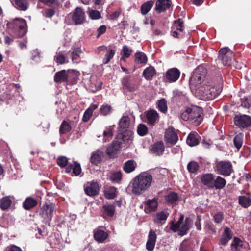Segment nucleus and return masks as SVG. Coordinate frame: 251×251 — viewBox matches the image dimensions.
Listing matches in <instances>:
<instances>
[{
  "mask_svg": "<svg viewBox=\"0 0 251 251\" xmlns=\"http://www.w3.org/2000/svg\"><path fill=\"white\" fill-rule=\"evenodd\" d=\"M7 26L18 37L24 36L27 31L26 22L22 18H15L7 24Z\"/></svg>",
  "mask_w": 251,
  "mask_h": 251,
  "instance_id": "20e7f679",
  "label": "nucleus"
},
{
  "mask_svg": "<svg viewBox=\"0 0 251 251\" xmlns=\"http://www.w3.org/2000/svg\"><path fill=\"white\" fill-rule=\"evenodd\" d=\"M244 134L243 133H239L235 136L234 138L233 142L235 147L239 150L242 146L243 142Z\"/></svg>",
  "mask_w": 251,
  "mask_h": 251,
  "instance_id": "a18cd8bd",
  "label": "nucleus"
},
{
  "mask_svg": "<svg viewBox=\"0 0 251 251\" xmlns=\"http://www.w3.org/2000/svg\"><path fill=\"white\" fill-rule=\"evenodd\" d=\"M42 3L50 7H55L58 5L57 0H39Z\"/></svg>",
  "mask_w": 251,
  "mask_h": 251,
  "instance_id": "680f3d73",
  "label": "nucleus"
},
{
  "mask_svg": "<svg viewBox=\"0 0 251 251\" xmlns=\"http://www.w3.org/2000/svg\"><path fill=\"white\" fill-rule=\"evenodd\" d=\"M241 105L245 108H249L251 106V96L244 98L241 102Z\"/></svg>",
  "mask_w": 251,
  "mask_h": 251,
  "instance_id": "e2e57ef3",
  "label": "nucleus"
},
{
  "mask_svg": "<svg viewBox=\"0 0 251 251\" xmlns=\"http://www.w3.org/2000/svg\"><path fill=\"white\" fill-rule=\"evenodd\" d=\"M178 199V197L176 194L175 193H169L166 198V200L168 202L173 203L176 201Z\"/></svg>",
  "mask_w": 251,
  "mask_h": 251,
  "instance_id": "052dcab7",
  "label": "nucleus"
},
{
  "mask_svg": "<svg viewBox=\"0 0 251 251\" xmlns=\"http://www.w3.org/2000/svg\"><path fill=\"white\" fill-rule=\"evenodd\" d=\"M42 13L44 16L50 18L54 15L55 12L52 9H46L42 11Z\"/></svg>",
  "mask_w": 251,
  "mask_h": 251,
  "instance_id": "774afa93",
  "label": "nucleus"
},
{
  "mask_svg": "<svg viewBox=\"0 0 251 251\" xmlns=\"http://www.w3.org/2000/svg\"><path fill=\"white\" fill-rule=\"evenodd\" d=\"M218 57L224 65H230L233 57V52L227 47L223 48L219 51Z\"/></svg>",
  "mask_w": 251,
  "mask_h": 251,
  "instance_id": "0eeeda50",
  "label": "nucleus"
},
{
  "mask_svg": "<svg viewBox=\"0 0 251 251\" xmlns=\"http://www.w3.org/2000/svg\"><path fill=\"white\" fill-rule=\"evenodd\" d=\"M147 131L148 128L145 125L141 124L138 126L137 128V132L139 135H145L147 133Z\"/></svg>",
  "mask_w": 251,
  "mask_h": 251,
  "instance_id": "bf43d9fd",
  "label": "nucleus"
},
{
  "mask_svg": "<svg viewBox=\"0 0 251 251\" xmlns=\"http://www.w3.org/2000/svg\"><path fill=\"white\" fill-rule=\"evenodd\" d=\"M54 81L58 83H61L68 81V71L61 70L56 73L54 76Z\"/></svg>",
  "mask_w": 251,
  "mask_h": 251,
  "instance_id": "cd10ccee",
  "label": "nucleus"
},
{
  "mask_svg": "<svg viewBox=\"0 0 251 251\" xmlns=\"http://www.w3.org/2000/svg\"><path fill=\"white\" fill-rule=\"evenodd\" d=\"M232 236V232L230 228L226 227L224 229L221 237L220 239V243L221 245L225 246L228 241L231 239Z\"/></svg>",
  "mask_w": 251,
  "mask_h": 251,
  "instance_id": "4be33fe9",
  "label": "nucleus"
},
{
  "mask_svg": "<svg viewBox=\"0 0 251 251\" xmlns=\"http://www.w3.org/2000/svg\"><path fill=\"white\" fill-rule=\"evenodd\" d=\"M165 138L166 142L172 144H176L178 140V136L176 133L170 129L166 131Z\"/></svg>",
  "mask_w": 251,
  "mask_h": 251,
  "instance_id": "412c9836",
  "label": "nucleus"
},
{
  "mask_svg": "<svg viewBox=\"0 0 251 251\" xmlns=\"http://www.w3.org/2000/svg\"><path fill=\"white\" fill-rule=\"evenodd\" d=\"M171 6L170 0H157L155 9L158 12H161L169 8Z\"/></svg>",
  "mask_w": 251,
  "mask_h": 251,
  "instance_id": "6ab92c4d",
  "label": "nucleus"
},
{
  "mask_svg": "<svg viewBox=\"0 0 251 251\" xmlns=\"http://www.w3.org/2000/svg\"><path fill=\"white\" fill-rule=\"evenodd\" d=\"M105 197L109 199H114L116 196V188L111 187L105 193Z\"/></svg>",
  "mask_w": 251,
  "mask_h": 251,
  "instance_id": "5fc2aeb1",
  "label": "nucleus"
},
{
  "mask_svg": "<svg viewBox=\"0 0 251 251\" xmlns=\"http://www.w3.org/2000/svg\"><path fill=\"white\" fill-rule=\"evenodd\" d=\"M122 84L124 88L128 91H133L136 89V87L134 85L130 83L129 78L128 77H124L122 80Z\"/></svg>",
  "mask_w": 251,
  "mask_h": 251,
  "instance_id": "ea45409f",
  "label": "nucleus"
},
{
  "mask_svg": "<svg viewBox=\"0 0 251 251\" xmlns=\"http://www.w3.org/2000/svg\"><path fill=\"white\" fill-rule=\"evenodd\" d=\"M122 146V142L115 140L108 146L106 153L110 158H114Z\"/></svg>",
  "mask_w": 251,
  "mask_h": 251,
  "instance_id": "9b49d317",
  "label": "nucleus"
},
{
  "mask_svg": "<svg viewBox=\"0 0 251 251\" xmlns=\"http://www.w3.org/2000/svg\"><path fill=\"white\" fill-rule=\"evenodd\" d=\"M179 249L180 251H192L191 248L189 247V243L187 241L182 242Z\"/></svg>",
  "mask_w": 251,
  "mask_h": 251,
  "instance_id": "338daca9",
  "label": "nucleus"
},
{
  "mask_svg": "<svg viewBox=\"0 0 251 251\" xmlns=\"http://www.w3.org/2000/svg\"><path fill=\"white\" fill-rule=\"evenodd\" d=\"M72 19L75 24H82L85 19V14L82 9L80 7H77L74 11Z\"/></svg>",
  "mask_w": 251,
  "mask_h": 251,
  "instance_id": "2eb2a0df",
  "label": "nucleus"
},
{
  "mask_svg": "<svg viewBox=\"0 0 251 251\" xmlns=\"http://www.w3.org/2000/svg\"><path fill=\"white\" fill-rule=\"evenodd\" d=\"M199 167V164L195 161H191L187 165L188 170L191 173L196 172L198 170Z\"/></svg>",
  "mask_w": 251,
  "mask_h": 251,
  "instance_id": "6e6d98bb",
  "label": "nucleus"
},
{
  "mask_svg": "<svg viewBox=\"0 0 251 251\" xmlns=\"http://www.w3.org/2000/svg\"><path fill=\"white\" fill-rule=\"evenodd\" d=\"M122 52L123 53V55L121 58V60H123L125 62L126 61V59L129 57L130 54L133 52V50L129 49L126 45H124L123 47Z\"/></svg>",
  "mask_w": 251,
  "mask_h": 251,
  "instance_id": "49530a36",
  "label": "nucleus"
},
{
  "mask_svg": "<svg viewBox=\"0 0 251 251\" xmlns=\"http://www.w3.org/2000/svg\"><path fill=\"white\" fill-rule=\"evenodd\" d=\"M190 117L191 120L193 121V122L195 125H199L203 119L202 109L200 107L191 108V114Z\"/></svg>",
  "mask_w": 251,
  "mask_h": 251,
  "instance_id": "f8f14e48",
  "label": "nucleus"
},
{
  "mask_svg": "<svg viewBox=\"0 0 251 251\" xmlns=\"http://www.w3.org/2000/svg\"><path fill=\"white\" fill-rule=\"evenodd\" d=\"M157 202L156 199L148 200L146 201L144 211L146 213L155 211L157 208Z\"/></svg>",
  "mask_w": 251,
  "mask_h": 251,
  "instance_id": "5701e85b",
  "label": "nucleus"
},
{
  "mask_svg": "<svg viewBox=\"0 0 251 251\" xmlns=\"http://www.w3.org/2000/svg\"><path fill=\"white\" fill-rule=\"evenodd\" d=\"M236 126L240 128H246L251 125V118L246 115L237 114L234 118Z\"/></svg>",
  "mask_w": 251,
  "mask_h": 251,
  "instance_id": "6e6552de",
  "label": "nucleus"
},
{
  "mask_svg": "<svg viewBox=\"0 0 251 251\" xmlns=\"http://www.w3.org/2000/svg\"><path fill=\"white\" fill-rule=\"evenodd\" d=\"M186 142L188 145L191 147L197 145L199 142L197 135L190 133L187 138Z\"/></svg>",
  "mask_w": 251,
  "mask_h": 251,
  "instance_id": "58836bf2",
  "label": "nucleus"
},
{
  "mask_svg": "<svg viewBox=\"0 0 251 251\" xmlns=\"http://www.w3.org/2000/svg\"><path fill=\"white\" fill-rule=\"evenodd\" d=\"M206 69L202 66H199L193 72L190 79V83L193 92L200 99L209 100L214 99L222 91L220 87H213L207 84L205 80Z\"/></svg>",
  "mask_w": 251,
  "mask_h": 251,
  "instance_id": "f257e3e1",
  "label": "nucleus"
},
{
  "mask_svg": "<svg viewBox=\"0 0 251 251\" xmlns=\"http://www.w3.org/2000/svg\"><path fill=\"white\" fill-rule=\"evenodd\" d=\"M154 4V2L152 0L148 1L143 3L141 7V11L143 15H145L148 13L151 9Z\"/></svg>",
  "mask_w": 251,
  "mask_h": 251,
  "instance_id": "c03bdc74",
  "label": "nucleus"
},
{
  "mask_svg": "<svg viewBox=\"0 0 251 251\" xmlns=\"http://www.w3.org/2000/svg\"><path fill=\"white\" fill-rule=\"evenodd\" d=\"M214 176L212 174H205L201 177L202 183L209 188H213Z\"/></svg>",
  "mask_w": 251,
  "mask_h": 251,
  "instance_id": "f3484780",
  "label": "nucleus"
},
{
  "mask_svg": "<svg viewBox=\"0 0 251 251\" xmlns=\"http://www.w3.org/2000/svg\"><path fill=\"white\" fill-rule=\"evenodd\" d=\"M239 203L243 207L247 208L251 203V194L250 196H242L239 197Z\"/></svg>",
  "mask_w": 251,
  "mask_h": 251,
  "instance_id": "4c0bfd02",
  "label": "nucleus"
},
{
  "mask_svg": "<svg viewBox=\"0 0 251 251\" xmlns=\"http://www.w3.org/2000/svg\"><path fill=\"white\" fill-rule=\"evenodd\" d=\"M72 171L74 175L78 176L81 172L80 165L76 162H74L72 164H69L66 171L67 173H70Z\"/></svg>",
  "mask_w": 251,
  "mask_h": 251,
  "instance_id": "b1692460",
  "label": "nucleus"
},
{
  "mask_svg": "<svg viewBox=\"0 0 251 251\" xmlns=\"http://www.w3.org/2000/svg\"><path fill=\"white\" fill-rule=\"evenodd\" d=\"M114 126H110L108 127H106L105 130L103 132V142L105 143L107 141H109L112 138L113 135V127Z\"/></svg>",
  "mask_w": 251,
  "mask_h": 251,
  "instance_id": "f704fd0d",
  "label": "nucleus"
},
{
  "mask_svg": "<svg viewBox=\"0 0 251 251\" xmlns=\"http://www.w3.org/2000/svg\"><path fill=\"white\" fill-rule=\"evenodd\" d=\"M115 212V206L112 204H105L102 208V212L104 217H111Z\"/></svg>",
  "mask_w": 251,
  "mask_h": 251,
  "instance_id": "393cba45",
  "label": "nucleus"
},
{
  "mask_svg": "<svg viewBox=\"0 0 251 251\" xmlns=\"http://www.w3.org/2000/svg\"><path fill=\"white\" fill-rule=\"evenodd\" d=\"M80 73L76 70H69L68 71V81H71L73 83H75L79 76Z\"/></svg>",
  "mask_w": 251,
  "mask_h": 251,
  "instance_id": "a19ab883",
  "label": "nucleus"
},
{
  "mask_svg": "<svg viewBox=\"0 0 251 251\" xmlns=\"http://www.w3.org/2000/svg\"><path fill=\"white\" fill-rule=\"evenodd\" d=\"M56 62L60 64H62L68 62L66 61L65 57L61 53H57L55 56Z\"/></svg>",
  "mask_w": 251,
  "mask_h": 251,
  "instance_id": "69168bd1",
  "label": "nucleus"
},
{
  "mask_svg": "<svg viewBox=\"0 0 251 251\" xmlns=\"http://www.w3.org/2000/svg\"><path fill=\"white\" fill-rule=\"evenodd\" d=\"M94 237L99 243L103 242L108 237V234L103 230L99 229L95 231Z\"/></svg>",
  "mask_w": 251,
  "mask_h": 251,
  "instance_id": "7c9ffc66",
  "label": "nucleus"
},
{
  "mask_svg": "<svg viewBox=\"0 0 251 251\" xmlns=\"http://www.w3.org/2000/svg\"><path fill=\"white\" fill-rule=\"evenodd\" d=\"M55 205L52 203H45L41 207L40 215L47 221H50L53 215Z\"/></svg>",
  "mask_w": 251,
  "mask_h": 251,
  "instance_id": "39448f33",
  "label": "nucleus"
},
{
  "mask_svg": "<svg viewBox=\"0 0 251 251\" xmlns=\"http://www.w3.org/2000/svg\"><path fill=\"white\" fill-rule=\"evenodd\" d=\"M180 72L176 68L169 69L166 72V78L170 82L176 81L180 76Z\"/></svg>",
  "mask_w": 251,
  "mask_h": 251,
  "instance_id": "dca6fc26",
  "label": "nucleus"
},
{
  "mask_svg": "<svg viewBox=\"0 0 251 251\" xmlns=\"http://www.w3.org/2000/svg\"><path fill=\"white\" fill-rule=\"evenodd\" d=\"M133 139V134L130 130H118L116 141L122 142V145L131 141Z\"/></svg>",
  "mask_w": 251,
  "mask_h": 251,
  "instance_id": "9d476101",
  "label": "nucleus"
},
{
  "mask_svg": "<svg viewBox=\"0 0 251 251\" xmlns=\"http://www.w3.org/2000/svg\"><path fill=\"white\" fill-rule=\"evenodd\" d=\"M146 118L148 123L153 125L158 119L159 115L156 111L152 109L148 111L146 113Z\"/></svg>",
  "mask_w": 251,
  "mask_h": 251,
  "instance_id": "a878e982",
  "label": "nucleus"
},
{
  "mask_svg": "<svg viewBox=\"0 0 251 251\" xmlns=\"http://www.w3.org/2000/svg\"><path fill=\"white\" fill-rule=\"evenodd\" d=\"M152 176L148 172L140 173L133 178L130 183L132 193L140 195L148 190L152 182Z\"/></svg>",
  "mask_w": 251,
  "mask_h": 251,
  "instance_id": "f03ea898",
  "label": "nucleus"
},
{
  "mask_svg": "<svg viewBox=\"0 0 251 251\" xmlns=\"http://www.w3.org/2000/svg\"><path fill=\"white\" fill-rule=\"evenodd\" d=\"M148 238L146 249L149 251H152L154 248L157 239V235L155 232L152 229L150 230Z\"/></svg>",
  "mask_w": 251,
  "mask_h": 251,
  "instance_id": "4468645a",
  "label": "nucleus"
},
{
  "mask_svg": "<svg viewBox=\"0 0 251 251\" xmlns=\"http://www.w3.org/2000/svg\"><path fill=\"white\" fill-rule=\"evenodd\" d=\"M133 118V115L130 112L125 113L119 121V130H127L131 123V120Z\"/></svg>",
  "mask_w": 251,
  "mask_h": 251,
  "instance_id": "1a4fd4ad",
  "label": "nucleus"
},
{
  "mask_svg": "<svg viewBox=\"0 0 251 251\" xmlns=\"http://www.w3.org/2000/svg\"><path fill=\"white\" fill-rule=\"evenodd\" d=\"M217 171L219 174L225 176H229L233 171L232 166L228 161H221L216 164Z\"/></svg>",
  "mask_w": 251,
  "mask_h": 251,
  "instance_id": "423d86ee",
  "label": "nucleus"
},
{
  "mask_svg": "<svg viewBox=\"0 0 251 251\" xmlns=\"http://www.w3.org/2000/svg\"><path fill=\"white\" fill-rule=\"evenodd\" d=\"M16 7L21 10L25 11L27 9L28 4L27 0H15Z\"/></svg>",
  "mask_w": 251,
  "mask_h": 251,
  "instance_id": "79ce46f5",
  "label": "nucleus"
},
{
  "mask_svg": "<svg viewBox=\"0 0 251 251\" xmlns=\"http://www.w3.org/2000/svg\"><path fill=\"white\" fill-rule=\"evenodd\" d=\"M100 113L103 116L109 114L112 111V107L108 104H103L100 109Z\"/></svg>",
  "mask_w": 251,
  "mask_h": 251,
  "instance_id": "3c124183",
  "label": "nucleus"
},
{
  "mask_svg": "<svg viewBox=\"0 0 251 251\" xmlns=\"http://www.w3.org/2000/svg\"><path fill=\"white\" fill-rule=\"evenodd\" d=\"M136 164L133 160L126 161L124 166V170L126 173H130L133 171L136 167Z\"/></svg>",
  "mask_w": 251,
  "mask_h": 251,
  "instance_id": "37998d69",
  "label": "nucleus"
},
{
  "mask_svg": "<svg viewBox=\"0 0 251 251\" xmlns=\"http://www.w3.org/2000/svg\"><path fill=\"white\" fill-rule=\"evenodd\" d=\"M37 204V201L34 199L28 197L23 202L24 208L26 210H29Z\"/></svg>",
  "mask_w": 251,
  "mask_h": 251,
  "instance_id": "473e14b6",
  "label": "nucleus"
},
{
  "mask_svg": "<svg viewBox=\"0 0 251 251\" xmlns=\"http://www.w3.org/2000/svg\"><path fill=\"white\" fill-rule=\"evenodd\" d=\"M173 29L182 32L184 29V23L180 19H178L174 22L173 25Z\"/></svg>",
  "mask_w": 251,
  "mask_h": 251,
  "instance_id": "603ef678",
  "label": "nucleus"
},
{
  "mask_svg": "<svg viewBox=\"0 0 251 251\" xmlns=\"http://www.w3.org/2000/svg\"><path fill=\"white\" fill-rule=\"evenodd\" d=\"M226 183V182L224 178L218 176L214 180L213 188L215 187L217 189H221L225 187Z\"/></svg>",
  "mask_w": 251,
  "mask_h": 251,
  "instance_id": "c9c22d12",
  "label": "nucleus"
},
{
  "mask_svg": "<svg viewBox=\"0 0 251 251\" xmlns=\"http://www.w3.org/2000/svg\"><path fill=\"white\" fill-rule=\"evenodd\" d=\"M88 14L90 18L93 20L99 19L101 17L100 13L96 10H90Z\"/></svg>",
  "mask_w": 251,
  "mask_h": 251,
  "instance_id": "4d7b16f0",
  "label": "nucleus"
},
{
  "mask_svg": "<svg viewBox=\"0 0 251 251\" xmlns=\"http://www.w3.org/2000/svg\"><path fill=\"white\" fill-rule=\"evenodd\" d=\"M115 53V52L114 50L112 49L108 50L103 59V63L104 64H107L113 57Z\"/></svg>",
  "mask_w": 251,
  "mask_h": 251,
  "instance_id": "864d4df0",
  "label": "nucleus"
},
{
  "mask_svg": "<svg viewBox=\"0 0 251 251\" xmlns=\"http://www.w3.org/2000/svg\"><path fill=\"white\" fill-rule=\"evenodd\" d=\"M169 213L165 211H160L156 214L154 219V222L156 224H160L161 225L165 223L168 217Z\"/></svg>",
  "mask_w": 251,
  "mask_h": 251,
  "instance_id": "c85d7f7f",
  "label": "nucleus"
},
{
  "mask_svg": "<svg viewBox=\"0 0 251 251\" xmlns=\"http://www.w3.org/2000/svg\"><path fill=\"white\" fill-rule=\"evenodd\" d=\"M184 216L181 215L179 220L175 223L174 221L170 223V229L174 232L178 233L181 236L185 235L193 225V221L189 217H187L185 220Z\"/></svg>",
  "mask_w": 251,
  "mask_h": 251,
  "instance_id": "7ed1b4c3",
  "label": "nucleus"
},
{
  "mask_svg": "<svg viewBox=\"0 0 251 251\" xmlns=\"http://www.w3.org/2000/svg\"><path fill=\"white\" fill-rule=\"evenodd\" d=\"M244 243L238 238H234L231 244V250L233 251H244Z\"/></svg>",
  "mask_w": 251,
  "mask_h": 251,
  "instance_id": "c756f323",
  "label": "nucleus"
},
{
  "mask_svg": "<svg viewBox=\"0 0 251 251\" xmlns=\"http://www.w3.org/2000/svg\"><path fill=\"white\" fill-rule=\"evenodd\" d=\"M74 125V122L71 120H63L60 125L59 133L60 134H66L70 132L72 129V126Z\"/></svg>",
  "mask_w": 251,
  "mask_h": 251,
  "instance_id": "a211bd4d",
  "label": "nucleus"
},
{
  "mask_svg": "<svg viewBox=\"0 0 251 251\" xmlns=\"http://www.w3.org/2000/svg\"><path fill=\"white\" fill-rule=\"evenodd\" d=\"M122 173L120 171L111 172L109 176L110 180L113 182H118L122 179Z\"/></svg>",
  "mask_w": 251,
  "mask_h": 251,
  "instance_id": "8fccbe9b",
  "label": "nucleus"
},
{
  "mask_svg": "<svg viewBox=\"0 0 251 251\" xmlns=\"http://www.w3.org/2000/svg\"><path fill=\"white\" fill-rule=\"evenodd\" d=\"M191 108H188L181 114V118L184 121L191 120Z\"/></svg>",
  "mask_w": 251,
  "mask_h": 251,
  "instance_id": "13d9d810",
  "label": "nucleus"
},
{
  "mask_svg": "<svg viewBox=\"0 0 251 251\" xmlns=\"http://www.w3.org/2000/svg\"><path fill=\"white\" fill-rule=\"evenodd\" d=\"M103 155L104 152L100 150H98L92 153L90 161L94 164L98 165L102 160Z\"/></svg>",
  "mask_w": 251,
  "mask_h": 251,
  "instance_id": "aec40b11",
  "label": "nucleus"
},
{
  "mask_svg": "<svg viewBox=\"0 0 251 251\" xmlns=\"http://www.w3.org/2000/svg\"><path fill=\"white\" fill-rule=\"evenodd\" d=\"M81 53V50L79 48H75L69 52L72 61L74 63H78L80 61V54Z\"/></svg>",
  "mask_w": 251,
  "mask_h": 251,
  "instance_id": "bb28decb",
  "label": "nucleus"
},
{
  "mask_svg": "<svg viewBox=\"0 0 251 251\" xmlns=\"http://www.w3.org/2000/svg\"><path fill=\"white\" fill-rule=\"evenodd\" d=\"M148 61L146 55L140 51L137 52L135 54V62L139 64H146Z\"/></svg>",
  "mask_w": 251,
  "mask_h": 251,
  "instance_id": "72a5a7b5",
  "label": "nucleus"
},
{
  "mask_svg": "<svg viewBox=\"0 0 251 251\" xmlns=\"http://www.w3.org/2000/svg\"><path fill=\"white\" fill-rule=\"evenodd\" d=\"M68 162V159L65 156H60L57 159L58 165L61 167H64L66 166Z\"/></svg>",
  "mask_w": 251,
  "mask_h": 251,
  "instance_id": "0e129e2a",
  "label": "nucleus"
},
{
  "mask_svg": "<svg viewBox=\"0 0 251 251\" xmlns=\"http://www.w3.org/2000/svg\"><path fill=\"white\" fill-rule=\"evenodd\" d=\"M84 190L87 195L90 196H95L99 193V184L94 181L88 182L85 186Z\"/></svg>",
  "mask_w": 251,
  "mask_h": 251,
  "instance_id": "ddd939ff",
  "label": "nucleus"
},
{
  "mask_svg": "<svg viewBox=\"0 0 251 251\" xmlns=\"http://www.w3.org/2000/svg\"><path fill=\"white\" fill-rule=\"evenodd\" d=\"M164 150V146L162 142H157L154 144L152 148V151L155 155L162 154Z\"/></svg>",
  "mask_w": 251,
  "mask_h": 251,
  "instance_id": "e433bc0d",
  "label": "nucleus"
},
{
  "mask_svg": "<svg viewBox=\"0 0 251 251\" xmlns=\"http://www.w3.org/2000/svg\"><path fill=\"white\" fill-rule=\"evenodd\" d=\"M11 204V201L8 197H3L0 202V207L3 210L8 209Z\"/></svg>",
  "mask_w": 251,
  "mask_h": 251,
  "instance_id": "09e8293b",
  "label": "nucleus"
},
{
  "mask_svg": "<svg viewBox=\"0 0 251 251\" xmlns=\"http://www.w3.org/2000/svg\"><path fill=\"white\" fill-rule=\"evenodd\" d=\"M157 107L160 112L163 113L167 112L168 107L167 101L165 99H161L157 101Z\"/></svg>",
  "mask_w": 251,
  "mask_h": 251,
  "instance_id": "de8ad7c7",
  "label": "nucleus"
},
{
  "mask_svg": "<svg viewBox=\"0 0 251 251\" xmlns=\"http://www.w3.org/2000/svg\"><path fill=\"white\" fill-rule=\"evenodd\" d=\"M156 74V71L153 67L150 66L143 71V75L147 80H151Z\"/></svg>",
  "mask_w": 251,
  "mask_h": 251,
  "instance_id": "2f4dec72",
  "label": "nucleus"
}]
</instances>
